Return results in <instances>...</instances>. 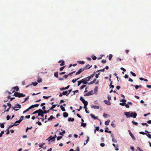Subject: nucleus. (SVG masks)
Wrapping results in <instances>:
<instances>
[{
    "instance_id": "603ef678",
    "label": "nucleus",
    "mask_w": 151,
    "mask_h": 151,
    "mask_svg": "<svg viewBox=\"0 0 151 151\" xmlns=\"http://www.w3.org/2000/svg\"><path fill=\"white\" fill-rule=\"evenodd\" d=\"M86 86V85H83L81 86L80 87V89H82Z\"/></svg>"
},
{
    "instance_id": "f704fd0d",
    "label": "nucleus",
    "mask_w": 151,
    "mask_h": 151,
    "mask_svg": "<svg viewBox=\"0 0 151 151\" xmlns=\"http://www.w3.org/2000/svg\"><path fill=\"white\" fill-rule=\"evenodd\" d=\"M42 79L41 78H39L37 80V81L39 83H40L42 81Z\"/></svg>"
},
{
    "instance_id": "4468645a",
    "label": "nucleus",
    "mask_w": 151,
    "mask_h": 151,
    "mask_svg": "<svg viewBox=\"0 0 151 151\" xmlns=\"http://www.w3.org/2000/svg\"><path fill=\"white\" fill-rule=\"evenodd\" d=\"M48 139H49L48 141L49 142V144H50V140H55V139L52 136H50Z\"/></svg>"
},
{
    "instance_id": "052dcab7",
    "label": "nucleus",
    "mask_w": 151,
    "mask_h": 151,
    "mask_svg": "<svg viewBox=\"0 0 151 151\" xmlns=\"http://www.w3.org/2000/svg\"><path fill=\"white\" fill-rule=\"evenodd\" d=\"M29 108H28L27 109H26L23 112V114H24L26 112L29 111Z\"/></svg>"
},
{
    "instance_id": "f3484780",
    "label": "nucleus",
    "mask_w": 151,
    "mask_h": 151,
    "mask_svg": "<svg viewBox=\"0 0 151 151\" xmlns=\"http://www.w3.org/2000/svg\"><path fill=\"white\" fill-rule=\"evenodd\" d=\"M12 89H14L16 90V91H18L19 90V88L18 86H16L14 87H13L12 88Z\"/></svg>"
},
{
    "instance_id": "8fccbe9b",
    "label": "nucleus",
    "mask_w": 151,
    "mask_h": 151,
    "mask_svg": "<svg viewBox=\"0 0 151 151\" xmlns=\"http://www.w3.org/2000/svg\"><path fill=\"white\" fill-rule=\"evenodd\" d=\"M131 85L133 86H135V89H136V90H137L138 88H139V86H138V85L134 86V85Z\"/></svg>"
},
{
    "instance_id": "5701e85b",
    "label": "nucleus",
    "mask_w": 151,
    "mask_h": 151,
    "mask_svg": "<svg viewBox=\"0 0 151 151\" xmlns=\"http://www.w3.org/2000/svg\"><path fill=\"white\" fill-rule=\"evenodd\" d=\"M54 118L53 116L52 115H51L50 117L48 119V121H51Z\"/></svg>"
},
{
    "instance_id": "58836bf2",
    "label": "nucleus",
    "mask_w": 151,
    "mask_h": 151,
    "mask_svg": "<svg viewBox=\"0 0 151 151\" xmlns=\"http://www.w3.org/2000/svg\"><path fill=\"white\" fill-rule=\"evenodd\" d=\"M108 115H108L105 113H104L103 114V116H104V117H105V118L107 117V116H108Z\"/></svg>"
},
{
    "instance_id": "4c0bfd02",
    "label": "nucleus",
    "mask_w": 151,
    "mask_h": 151,
    "mask_svg": "<svg viewBox=\"0 0 151 151\" xmlns=\"http://www.w3.org/2000/svg\"><path fill=\"white\" fill-rule=\"evenodd\" d=\"M112 81H111V82L109 85V86H110V88H113L114 87V86L113 85H112Z\"/></svg>"
},
{
    "instance_id": "ddd939ff",
    "label": "nucleus",
    "mask_w": 151,
    "mask_h": 151,
    "mask_svg": "<svg viewBox=\"0 0 151 151\" xmlns=\"http://www.w3.org/2000/svg\"><path fill=\"white\" fill-rule=\"evenodd\" d=\"M70 87V85H69L67 87H65V88H61L60 89V90L61 91H62L64 90H66L68 89Z\"/></svg>"
},
{
    "instance_id": "2f4dec72",
    "label": "nucleus",
    "mask_w": 151,
    "mask_h": 151,
    "mask_svg": "<svg viewBox=\"0 0 151 151\" xmlns=\"http://www.w3.org/2000/svg\"><path fill=\"white\" fill-rule=\"evenodd\" d=\"M86 124L85 123H82L81 124V126L85 127L86 126Z\"/></svg>"
},
{
    "instance_id": "e2e57ef3",
    "label": "nucleus",
    "mask_w": 151,
    "mask_h": 151,
    "mask_svg": "<svg viewBox=\"0 0 151 151\" xmlns=\"http://www.w3.org/2000/svg\"><path fill=\"white\" fill-rule=\"evenodd\" d=\"M34 107H37L39 106V104H36L35 105H34Z\"/></svg>"
},
{
    "instance_id": "cd10ccee",
    "label": "nucleus",
    "mask_w": 151,
    "mask_h": 151,
    "mask_svg": "<svg viewBox=\"0 0 151 151\" xmlns=\"http://www.w3.org/2000/svg\"><path fill=\"white\" fill-rule=\"evenodd\" d=\"M54 76L55 77L57 78H58V72H55L54 74Z\"/></svg>"
},
{
    "instance_id": "680f3d73",
    "label": "nucleus",
    "mask_w": 151,
    "mask_h": 151,
    "mask_svg": "<svg viewBox=\"0 0 151 151\" xmlns=\"http://www.w3.org/2000/svg\"><path fill=\"white\" fill-rule=\"evenodd\" d=\"M86 79L87 80V81H89L90 80V79H91L90 78V77H87L86 78Z\"/></svg>"
},
{
    "instance_id": "4be33fe9",
    "label": "nucleus",
    "mask_w": 151,
    "mask_h": 151,
    "mask_svg": "<svg viewBox=\"0 0 151 151\" xmlns=\"http://www.w3.org/2000/svg\"><path fill=\"white\" fill-rule=\"evenodd\" d=\"M60 108L63 111H65V108L63 107L62 105H60Z\"/></svg>"
},
{
    "instance_id": "b1692460",
    "label": "nucleus",
    "mask_w": 151,
    "mask_h": 151,
    "mask_svg": "<svg viewBox=\"0 0 151 151\" xmlns=\"http://www.w3.org/2000/svg\"><path fill=\"white\" fill-rule=\"evenodd\" d=\"M96 80V79H94L92 81L90 82L88 84H92L95 83Z\"/></svg>"
},
{
    "instance_id": "13d9d810",
    "label": "nucleus",
    "mask_w": 151,
    "mask_h": 151,
    "mask_svg": "<svg viewBox=\"0 0 151 151\" xmlns=\"http://www.w3.org/2000/svg\"><path fill=\"white\" fill-rule=\"evenodd\" d=\"M98 88L97 86H96L95 87V88L94 89V91L95 92H97V91Z\"/></svg>"
},
{
    "instance_id": "ea45409f",
    "label": "nucleus",
    "mask_w": 151,
    "mask_h": 151,
    "mask_svg": "<svg viewBox=\"0 0 151 151\" xmlns=\"http://www.w3.org/2000/svg\"><path fill=\"white\" fill-rule=\"evenodd\" d=\"M105 68H104L101 70H98L97 71H96V72H98L101 71V72H104L105 71Z\"/></svg>"
},
{
    "instance_id": "6e6552de",
    "label": "nucleus",
    "mask_w": 151,
    "mask_h": 151,
    "mask_svg": "<svg viewBox=\"0 0 151 151\" xmlns=\"http://www.w3.org/2000/svg\"><path fill=\"white\" fill-rule=\"evenodd\" d=\"M81 81L82 83H83L84 84L87 83V80L86 78L82 79Z\"/></svg>"
},
{
    "instance_id": "bf43d9fd",
    "label": "nucleus",
    "mask_w": 151,
    "mask_h": 151,
    "mask_svg": "<svg viewBox=\"0 0 151 151\" xmlns=\"http://www.w3.org/2000/svg\"><path fill=\"white\" fill-rule=\"evenodd\" d=\"M50 97V96H43V98H44L45 99H47L48 98H49Z\"/></svg>"
},
{
    "instance_id": "aec40b11",
    "label": "nucleus",
    "mask_w": 151,
    "mask_h": 151,
    "mask_svg": "<svg viewBox=\"0 0 151 151\" xmlns=\"http://www.w3.org/2000/svg\"><path fill=\"white\" fill-rule=\"evenodd\" d=\"M110 122V120L109 119L107 120L105 122V125H108L109 124V123Z\"/></svg>"
},
{
    "instance_id": "0eeeda50",
    "label": "nucleus",
    "mask_w": 151,
    "mask_h": 151,
    "mask_svg": "<svg viewBox=\"0 0 151 151\" xmlns=\"http://www.w3.org/2000/svg\"><path fill=\"white\" fill-rule=\"evenodd\" d=\"M128 132L132 138L134 140H135L136 138L134 136L132 133L131 132V131L130 130H129Z\"/></svg>"
},
{
    "instance_id": "338daca9",
    "label": "nucleus",
    "mask_w": 151,
    "mask_h": 151,
    "mask_svg": "<svg viewBox=\"0 0 151 151\" xmlns=\"http://www.w3.org/2000/svg\"><path fill=\"white\" fill-rule=\"evenodd\" d=\"M65 66L62 67H61L60 69V71H62L64 69V68H65Z\"/></svg>"
},
{
    "instance_id": "9d476101",
    "label": "nucleus",
    "mask_w": 151,
    "mask_h": 151,
    "mask_svg": "<svg viewBox=\"0 0 151 151\" xmlns=\"http://www.w3.org/2000/svg\"><path fill=\"white\" fill-rule=\"evenodd\" d=\"M60 62H62V63L60 64V66H62L65 65V61L63 60H60L58 61V63H60Z\"/></svg>"
},
{
    "instance_id": "1a4fd4ad",
    "label": "nucleus",
    "mask_w": 151,
    "mask_h": 151,
    "mask_svg": "<svg viewBox=\"0 0 151 151\" xmlns=\"http://www.w3.org/2000/svg\"><path fill=\"white\" fill-rule=\"evenodd\" d=\"M92 66V65L91 66H90V65L89 64H88L86 65L83 68L84 69V70L86 69H88L90 68Z\"/></svg>"
},
{
    "instance_id": "69168bd1",
    "label": "nucleus",
    "mask_w": 151,
    "mask_h": 151,
    "mask_svg": "<svg viewBox=\"0 0 151 151\" xmlns=\"http://www.w3.org/2000/svg\"><path fill=\"white\" fill-rule=\"evenodd\" d=\"M81 83H82V82L81 81H78V86H79Z\"/></svg>"
},
{
    "instance_id": "20e7f679",
    "label": "nucleus",
    "mask_w": 151,
    "mask_h": 151,
    "mask_svg": "<svg viewBox=\"0 0 151 151\" xmlns=\"http://www.w3.org/2000/svg\"><path fill=\"white\" fill-rule=\"evenodd\" d=\"M137 114L136 112H132L130 115V117H133L134 118H135L136 117Z\"/></svg>"
},
{
    "instance_id": "6ab92c4d",
    "label": "nucleus",
    "mask_w": 151,
    "mask_h": 151,
    "mask_svg": "<svg viewBox=\"0 0 151 151\" xmlns=\"http://www.w3.org/2000/svg\"><path fill=\"white\" fill-rule=\"evenodd\" d=\"M92 108H93L96 109H98L99 108V107L98 106H91Z\"/></svg>"
},
{
    "instance_id": "f03ea898",
    "label": "nucleus",
    "mask_w": 151,
    "mask_h": 151,
    "mask_svg": "<svg viewBox=\"0 0 151 151\" xmlns=\"http://www.w3.org/2000/svg\"><path fill=\"white\" fill-rule=\"evenodd\" d=\"M16 106H12V109L13 110H14V111H17L19 110V109H20L21 108V105L19 104H17L15 105Z\"/></svg>"
},
{
    "instance_id": "de8ad7c7",
    "label": "nucleus",
    "mask_w": 151,
    "mask_h": 151,
    "mask_svg": "<svg viewBox=\"0 0 151 151\" xmlns=\"http://www.w3.org/2000/svg\"><path fill=\"white\" fill-rule=\"evenodd\" d=\"M43 111L44 112V114H47L49 112V110H48L47 111L45 110H44V111Z\"/></svg>"
},
{
    "instance_id": "f8f14e48",
    "label": "nucleus",
    "mask_w": 151,
    "mask_h": 151,
    "mask_svg": "<svg viewBox=\"0 0 151 151\" xmlns=\"http://www.w3.org/2000/svg\"><path fill=\"white\" fill-rule=\"evenodd\" d=\"M38 84V83L37 82H32V83L30 85H29L27 86H26L27 87H28L29 86H30L32 85H33L34 86H37Z\"/></svg>"
},
{
    "instance_id": "5fc2aeb1",
    "label": "nucleus",
    "mask_w": 151,
    "mask_h": 151,
    "mask_svg": "<svg viewBox=\"0 0 151 151\" xmlns=\"http://www.w3.org/2000/svg\"><path fill=\"white\" fill-rule=\"evenodd\" d=\"M139 133L141 134L144 135V134H147L146 133H145L143 132H139Z\"/></svg>"
},
{
    "instance_id": "c756f323",
    "label": "nucleus",
    "mask_w": 151,
    "mask_h": 151,
    "mask_svg": "<svg viewBox=\"0 0 151 151\" xmlns=\"http://www.w3.org/2000/svg\"><path fill=\"white\" fill-rule=\"evenodd\" d=\"M88 102H87L86 103H85L84 104V108L86 109H87V108L86 107L88 105Z\"/></svg>"
},
{
    "instance_id": "f257e3e1",
    "label": "nucleus",
    "mask_w": 151,
    "mask_h": 151,
    "mask_svg": "<svg viewBox=\"0 0 151 151\" xmlns=\"http://www.w3.org/2000/svg\"><path fill=\"white\" fill-rule=\"evenodd\" d=\"M14 96L16 97H18L19 98L23 97L25 96V95L23 94L22 93H20L18 92H15Z\"/></svg>"
},
{
    "instance_id": "a18cd8bd",
    "label": "nucleus",
    "mask_w": 151,
    "mask_h": 151,
    "mask_svg": "<svg viewBox=\"0 0 151 151\" xmlns=\"http://www.w3.org/2000/svg\"><path fill=\"white\" fill-rule=\"evenodd\" d=\"M4 131H1L0 133V137H1L2 136V135L4 134Z\"/></svg>"
},
{
    "instance_id": "7c9ffc66",
    "label": "nucleus",
    "mask_w": 151,
    "mask_h": 151,
    "mask_svg": "<svg viewBox=\"0 0 151 151\" xmlns=\"http://www.w3.org/2000/svg\"><path fill=\"white\" fill-rule=\"evenodd\" d=\"M80 64H83L85 63V62L83 61H79L78 62Z\"/></svg>"
},
{
    "instance_id": "a878e982",
    "label": "nucleus",
    "mask_w": 151,
    "mask_h": 151,
    "mask_svg": "<svg viewBox=\"0 0 151 151\" xmlns=\"http://www.w3.org/2000/svg\"><path fill=\"white\" fill-rule=\"evenodd\" d=\"M68 91H63L62 93V94L64 95H66V96H68Z\"/></svg>"
},
{
    "instance_id": "a19ab883",
    "label": "nucleus",
    "mask_w": 151,
    "mask_h": 151,
    "mask_svg": "<svg viewBox=\"0 0 151 151\" xmlns=\"http://www.w3.org/2000/svg\"><path fill=\"white\" fill-rule=\"evenodd\" d=\"M132 122L133 124H134L136 125H137L138 124L137 122L134 121H132Z\"/></svg>"
},
{
    "instance_id": "49530a36",
    "label": "nucleus",
    "mask_w": 151,
    "mask_h": 151,
    "mask_svg": "<svg viewBox=\"0 0 151 151\" xmlns=\"http://www.w3.org/2000/svg\"><path fill=\"white\" fill-rule=\"evenodd\" d=\"M126 103L124 102L120 103H119V105L122 106H124L125 105Z\"/></svg>"
},
{
    "instance_id": "bb28decb",
    "label": "nucleus",
    "mask_w": 151,
    "mask_h": 151,
    "mask_svg": "<svg viewBox=\"0 0 151 151\" xmlns=\"http://www.w3.org/2000/svg\"><path fill=\"white\" fill-rule=\"evenodd\" d=\"M45 145V143L42 142L41 143V144H39V146L41 148H42L43 146Z\"/></svg>"
},
{
    "instance_id": "7ed1b4c3",
    "label": "nucleus",
    "mask_w": 151,
    "mask_h": 151,
    "mask_svg": "<svg viewBox=\"0 0 151 151\" xmlns=\"http://www.w3.org/2000/svg\"><path fill=\"white\" fill-rule=\"evenodd\" d=\"M39 112H38V116H41L42 117H43L44 116V112L43 111L41 110V109H39Z\"/></svg>"
},
{
    "instance_id": "c9c22d12",
    "label": "nucleus",
    "mask_w": 151,
    "mask_h": 151,
    "mask_svg": "<svg viewBox=\"0 0 151 151\" xmlns=\"http://www.w3.org/2000/svg\"><path fill=\"white\" fill-rule=\"evenodd\" d=\"M39 109L38 110H36L32 114H36L37 113H38L39 112Z\"/></svg>"
},
{
    "instance_id": "412c9836",
    "label": "nucleus",
    "mask_w": 151,
    "mask_h": 151,
    "mask_svg": "<svg viewBox=\"0 0 151 151\" xmlns=\"http://www.w3.org/2000/svg\"><path fill=\"white\" fill-rule=\"evenodd\" d=\"M90 116H91V117L92 118H93L94 119H98V118L96 117L93 114H91Z\"/></svg>"
},
{
    "instance_id": "393cba45",
    "label": "nucleus",
    "mask_w": 151,
    "mask_h": 151,
    "mask_svg": "<svg viewBox=\"0 0 151 151\" xmlns=\"http://www.w3.org/2000/svg\"><path fill=\"white\" fill-rule=\"evenodd\" d=\"M68 120L69 121L73 122L74 120V118H68Z\"/></svg>"
},
{
    "instance_id": "72a5a7b5",
    "label": "nucleus",
    "mask_w": 151,
    "mask_h": 151,
    "mask_svg": "<svg viewBox=\"0 0 151 151\" xmlns=\"http://www.w3.org/2000/svg\"><path fill=\"white\" fill-rule=\"evenodd\" d=\"M87 139L86 141V143H84V145H86V143L88 142L89 141V137L88 136H87Z\"/></svg>"
},
{
    "instance_id": "774afa93",
    "label": "nucleus",
    "mask_w": 151,
    "mask_h": 151,
    "mask_svg": "<svg viewBox=\"0 0 151 151\" xmlns=\"http://www.w3.org/2000/svg\"><path fill=\"white\" fill-rule=\"evenodd\" d=\"M137 149L139 151H143L139 147H137Z\"/></svg>"
},
{
    "instance_id": "6e6d98bb",
    "label": "nucleus",
    "mask_w": 151,
    "mask_h": 151,
    "mask_svg": "<svg viewBox=\"0 0 151 151\" xmlns=\"http://www.w3.org/2000/svg\"><path fill=\"white\" fill-rule=\"evenodd\" d=\"M62 138V137L61 136H60V137H57V140H59L60 139H61Z\"/></svg>"
},
{
    "instance_id": "c03bdc74",
    "label": "nucleus",
    "mask_w": 151,
    "mask_h": 151,
    "mask_svg": "<svg viewBox=\"0 0 151 151\" xmlns=\"http://www.w3.org/2000/svg\"><path fill=\"white\" fill-rule=\"evenodd\" d=\"M131 74L134 77H135L136 76V75L132 71L130 72Z\"/></svg>"
},
{
    "instance_id": "864d4df0",
    "label": "nucleus",
    "mask_w": 151,
    "mask_h": 151,
    "mask_svg": "<svg viewBox=\"0 0 151 151\" xmlns=\"http://www.w3.org/2000/svg\"><path fill=\"white\" fill-rule=\"evenodd\" d=\"M29 96H28L27 97L24 99V101L22 102L23 103L25 102L27 100L29 99Z\"/></svg>"
},
{
    "instance_id": "a211bd4d",
    "label": "nucleus",
    "mask_w": 151,
    "mask_h": 151,
    "mask_svg": "<svg viewBox=\"0 0 151 151\" xmlns=\"http://www.w3.org/2000/svg\"><path fill=\"white\" fill-rule=\"evenodd\" d=\"M68 114L67 112H64L63 113V116L65 118L67 117L68 116Z\"/></svg>"
},
{
    "instance_id": "473e14b6",
    "label": "nucleus",
    "mask_w": 151,
    "mask_h": 151,
    "mask_svg": "<svg viewBox=\"0 0 151 151\" xmlns=\"http://www.w3.org/2000/svg\"><path fill=\"white\" fill-rule=\"evenodd\" d=\"M112 57H113V55L112 54H109V60H111V59L112 58Z\"/></svg>"
},
{
    "instance_id": "dca6fc26",
    "label": "nucleus",
    "mask_w": 151,
    "mask_h": 151,
    "mask_svg": "<svg viewBox=\"0 0 151 151\" xmlns=\"http://www.w3.org/2000/svg\"><path fill=\"white\" fill-rule=\"evenodd\" d=\"M104 102L105 104H107L108 105H111L110 102L107 100H104Z\"/></svg>"
},
{
    "instance_id": "423d86ee",
    "label": "nucleus",
    "mask_w": 151,
    "mask_h": 151,
    "mask_svg": "<svg viewBox=\"0 0 151 151\" xmlns=\"http://www.w3.org/2000/svg\"><path fill=\"white\" fill-rule=\"evenodd\" d=\"M93 94V91L92 90H91L90 91L88 92L87 93H86L84 95V96H89L90 95H91Z\"/></svg>"
},
{
    "instance_id": "c85d7f7f",
    "label": "nucleus",
    "mask_w": 151,
    "mask_h": 151,
    "mask_svg": "<svg viewBox=\"0 0 151 151\" xmlns=\"http://www.w3.org/2000/svg\"><path fill=\"white\" fill-rule=\"evenodd\" d=\"M65 130H63V132H60L59 133V134H60V135H61L63 136L64 134H65Z\"/></svg>"
},
{
    "instance_id": "3c124183",
    "label": "nucleus",
    "mask_w": 151,
    "mask_h": 151,
    "mask_svg": "<svg viewBox=\"0 0 151 151\" xmlns=\"http://www.w3.org/2000/svg\"><path fill=\"white\" fill-rule=\"evenodd\" d=\"M23 118H24L23 116H21L20 117V119H19V121L20 122H21V121L23 120Z\"/></svg>"
},
{
    "instance_id": "0e129e2a",
    "label": "nucleus",
    "mask_w": 151,
    "mask_h": 151,
    "mask_svg": "<svg viewBox=\"0 0 151 151\" xmlns=\"http://www.w3.org/2000/svg\"><path fill=\"white\" fill-rule=\"evenodd\" d=\"M79 91L78 90H76V91H73V95H74L76 93H78Z\"/></svg>"
},
{
    "instance_id": "09e8293b",
    "label": "nucleus",
    "mask_w": 151,
    "mask_h": 151,
    "mask_svg": "<svg viewBox=\"0 0 151 151\" xmlns=\"http://www.w3.org/2000/svg\"><path fill=\"white\" fill-rule=\"evenodd\" d=\"M141 124L143 126L145 125L146 127H147L148 126V125L146 123H142Z\"/></svg>"
},
{
    "instance_id": "e433bc0d",
    "label": "nucleus",
    "mask_w": 151,
    "mask_h": 151,
    "mask_svg": "<svg viewBox=\"0 0 151 151\" xmlns=\"http://www.w3.org/2000/svg\"><path fill=\"white\" fill-rule=\"evenodd\" d=\"M17 125H18V124H14V125H10V126L9 127H8V129H10V128H11L12 127L14 126H17Z\"/></svg>"
},
{
    "instance_id": "4d7b16f0",
    "label": "nucleus",
    "mask_w": 151,
    "mask_h": 151,
    "mask_svg": "<svg viewBox=\"0 0 151 151\" xmlns=\"http://www.w3.org/2000/svg\"><path fill=\"white\" fill-rule=\"evenodd\" d=\"M146 135L150 139H151V135L150 134H146Z\"/></svg>"
},
{
    "instance_id": "39448f33",
    "label": "nucleus",
    "mask_w": 151,
    "mask_h": 151,
    "mask_svg": "<svg viewBox=\"0 0 151 151\" xmlns=\"http://www.w3.org/2000/svg\"><path fill=\"white\" fill-rule=\"evenodd\" d=\"M83 71H84V69L83 68H81L76 73V75H78Z\"/></svg>"
},
{
    "instance_id": "2eb2a0df",
    "label": "nucleus",
    "mask_w": 151,
    "mask_h": 151,
    "mask_svg": "<svg viewBox=\"0 0 151 151\" xmlns=\"http://www.w3.org/2000/svg\"><path fill=\"white\" fill-rule=\"evenodd\" d=\"M130 112H125L124 113V115L127 116V117H130Z\"/></svg>"
},
{
    "instance_id": "9b49d317",
    "label": "nucleus",
    "mask_w": 151,
    "mask_h": 151,
    "mask_svg": "<svg viewBox=\"0 0 151 151\" xmlns=\"http://www.w3.org/2000/svg\"><path fill=\"white\" fill-rule=\"evenodd\" d=\"M80 100L82 101V102L83 103V104H85V103H87V102H88L87 101H85L83 99V97L82 96L81 97Z\"/></svg>"
},
{
    "instance_id": "79ce46f5",
    "label": "nucleus",
    "mask_w": 151,
    "mask_h": 151,
    "mask_svg": "<svg viewBox=\"0 0 151 151\" xmlns=\"http://www.w3.org/2000/svg\"><path fill=\"white\" fill-rule=\"evenodd\" d=\"M79 78H78L76 79L75 80L74 79H73L72 80V82L73 83H75L77 80L79 79Z\"/></svg>"
},
{
    "instance_id": "37998d69",
    "label": "nucleus",
    "mask_w": 151,
    "mask_h": 151,
    "mask_svg": "<svg viewBox=\"0 0 151 151\" xmlns=\"http://www.w3.org/2000/svg\"><path fill=\"white\" fill-rule=\"evenodd\" d=\"M112 141L113 142L115 143H116L117 142L116 140L115 139L114 137L112 138Z\"/></svg>"
}]
</instances>
